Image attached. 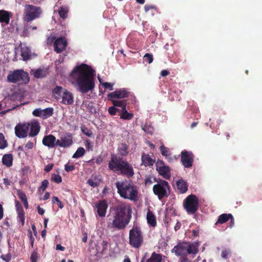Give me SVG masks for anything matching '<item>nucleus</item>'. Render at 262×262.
I'll return each instance as SVG.
<instances>
[{
    "label": "nucleus",
    "mask_w": 262,
    "mask_h": 262,
    "mask_svg": "<svg viewBox=\"0 0 262 262\" xmlns=\"http://www.w3.org/2000/svg\"><path fill=\"white\" fill-rule=\"evenodd\" d=\"M95 75L96 72L91 66L81 63L72 70L69 75V80L77 91L85 94L94 89Z\"/></svg>",
    "instance_id": "1"
},
{
    "label": "nucleus",
    "mask_w": 262,
    "mask_h": 262,
    "mask_svg": "<svg viewBox=\"0 0 262 262\" xmlns=\"http://www.w3.org/2000/svg\"><path fill=\"white\" fill-rule=\"evenodd\" d=\"M131 206L121 203L110 209L107 215V227L112 230H122L126 228L132 217Z\"/></svg>",
    "instance_id": "2"
},
{
    "label": "nucleus",
    "mask_w": 262,
    "mask_h": 262,
    "mask_svg": "<svg viewBox=\"0 0 262 262\" xmlns=\"http://www.w3.org/2000/svg\"><path fill=\"white\" fill-rule=\"evenodd\" d=\"M108 167L110 170L120 173L128 178H132L134 175L133 165L127 161L123 160L122 158L118 157L114 154L111 155Z\"/></svg>",
    "instance_id": "3"
},
{
    "label": "nucleus",
    "mask_w": 262,
    "mask_h": 262,
    "mask_svg": "<svg viewBox=\"0 0 262 262\" xmlns=\"http://www.w3.org/2000/svg\"><path fill=\"white\" fill-rule=\"evenodd\" d=\"M116 186L117 192L121 197L130 200H135L137 196V191L133 185L127 182H117Z\"/></svg>",
    "instance_id": "4"
},
{
    "label": "nucleus",
    "mask_w": 262,
    "mask_h": 262,
    "mask_svg": "<svg viewBox=\"0 0 262 262\" xmlns=\"http://www.w3.org/2000/svg\"><path fill=\"white\" fill-rule=\"evenodd\" d=\"M172 253H174L177 256L187 255L186 252L188 254H195L198 253L197 246L190 242H179L171 250Z\"/></svg>",
    "instance_id": "5"
},
{
    "label": "nucleus",
    "mask_w": 262,
    "mask_h": 262,
    "mask_svg": "<svg viewBox=\"0 0 262 262\" xmlns=\"http://www.w3.org/2000/svg\"><path fill=\"white\" fill-rule=\"evenodd\" d=\"M7 80L10 83L24 85L29 82L30 77L29 74L24 70H15L9 73Z\"/></svg>",
    "instance_id": "6"
},
{
    "label": "nucleus",
    "mask_w": 262,
    "mask_h": 262,
    "mask_svg": "<svg viewBox=\"0 0 262 262\" xmlns=\"http://www.w3.org/2000/svg\"><path fill=\"white\" fill-rule=\"evenodd\" d=\"M157 183L155 184L152 188L154 193L158 196L159 200L164 198H167L170 193V187L169 183L165 180L160 179L156 180Z\"/></svg>",
    "instance_id": "7"
},
{
    "label": "nucleus",
    "mask_w": 262,
    "mask_h": 262,
    "mask_svg": "<svg viewBox=\"0 0 262 262\" xmlns=\"http://www.w3.org/2000/svg\"><path fill=\"white\" fill-rule=\"evenodd\" d=\"M143 242V235L138 226H134L129 232V243L132 247L139 248Z\"/></svg>",
    "instance_id": "8"
},
{
    "label": "nucleus",
    "mask_w": 262,
    "mask_h": 262,
    "mask_svg": "<svg viewBox=\"0 0 262 262\" xmlns=\"http://www.w3.org/2000/svg\"><path fill=\"white\" fill-rule=\"evenodd\" d=\"M42 12L40 7L27 4L25 6L23 20L26 23L30 22L39 17Z\"/></svg>",
    "instance_id": "9"
},
{
    "label": "nucleus",
    "mask_w": 262,
    "mask_h": 262,
    "mask_svg": "<svg viewBox=\"0 0 262 262\" xmlns=\"http://www.w3.org/2000/svg\"><path fill=\"white\" fill-rule=\"evenodd\" d=\"M183 207L188 214H194L199 209V199L193 194L187 196L183 202Z\"/></svg>",
    "instance_id": "10"
},
{
    "label": "nucleus",
    "mask_w": 262,
    "mask_h": 262,
    "mask_svg": "<svg viewBox=\"0 0 262 262\" xmlns=\"http://www.w3.org/2000/svg\"><path fill=\"white\" fill-rule=\"evenodd\" d=\"M156 169L163 178L168 180L171 177L170 169L162 160H158L156 164Z\"/></svg>",
    "instance_id": "11"
},
{
    "label": "nucleus",
    "mask_w": 262,
    "mask_h": 262,
    "mask_svg": "<svg viewBox=\"0 0 262 262\" xmlns=\"http://www.w3.org/2000/svg\"><path fill=\"white\" fill-rule=\"evenodd\" d=\"M194 156L191 151L183 150L181 152V161L183 165L186 168L192 166Z\"/></svg>",
    "instance_id": "12"
},
{
    "label": "nucleus",
    "mask_w": 262,
    "mask_h": 262,
    "mask_svg": "<svg viewBox=\"0 0 262 262\" xmlns=\"http://www.w3.org/2000/svg\"><path fill=\"white\" fill-rule=\"evenodd\" d=\"M54 109L53 107H48L42 110L40 108L35 109L32 115L35 117H38L42 119H46L52 116L53 114Z\"/></svg>",
    "instance_id": "13"
},
{
    "label": "nucleus",
    "mask_w": 262,
    "mask_h": 262,
    "mask_svg": "<svg viewBox=\"0 0 262 262\" xmlns=\"http://www.w3.org/2000/svg\"><path fill=\"white\" fill-rule=\"evenodd\" d=\"M29 123H18L15 127V134L19 138H24L28 135Z\"/></svg>",
    "instance_id": "14"
},
{
    "label": "nucleus",
    "mask_w": 262,
    "mask_h": 262,
    "mask_svg": "<svg viewBox=\"0 0 262 262\" xmlns=\"http://www.w3.org/2000/svg\"><path fill=\"white\" fill-rule=\"evenodd\" d=\"M130 92L127 91L126 89H120L109 93L107 95V98L108 100H112V99H123L127 98Z\"/></svg>",
    "instance_id": "15"
},
{
    "label": "nucleus",
    "mask_w": 262,
    "mask_h": 262,
    "mask_svg": "<svg viewBox=\"0 0 262 262\" xmlns=\"http://www.w3.org/2000/svg\"><path fill=\"white\" fill-rule=\"evenodd\" d=\"M67 46V40L64 37H61L56 39L54 43L55 51L60 53L64 51Z\"/></svg>",
    "instance_id": "16"
},
{
    "label": "nucleus",
    "mask_w": 262,
    "mask_h": 262,
    "mask_svg": "<svg viewBox=\"0 0 262 262\" xmlns=\"http://www.w3.org/2000/svg\"><path fill=\"white\" fill-rule=\"evenodd\" d=\"M95 207L98 215L100 217H104L108 207L107 202L104 200H100L96 203Z\"/></svg>",
    "instance_id": "17"
},
{
    "label": "nucleus",
    "mask_w": 262,
    "mask_h": 262,
    "mask_svg": "<svg viewBox=\"0 0 262 262\" xmlns=\"http://www.w3.org/2000/svg\"><path fill=\"white\" fill-rule=\"evenodd\" d=\"M74 102V97L72 93L66 89H64L62 95L61 103L66 105H71Z\"/></svg>",
    "instance_id": "18"
},
{
    "label": "nucleus",
    "mask_w": 262,
    "mask_h": 262,
    "mask_svg": "<svg viewBox=\"0 0 262 262\" xmlns=\"http://www.w3.org/2000/svg\"><path fill=\"white\" fill-rule=\"evenodd\" d=\"M12 13L5 10H0V23L8 25L10 23Z\"/></svg>",
    "instance_id": "19"
},
{
    "label": "nucleus",
    "mask_w": 262,
    "mask_h": 262,
    "mask_svg": "<svg viewBox=\"0 0 262 262\" xmlns=\"http://www.w3.org/2000/svg\"><path fill=\"white\" fill-rule=\"evenodd\" d=\"M56 138L53 135L45 136L42 139V144L48 147L49 148H52L55 147V142Z\"/></svg>",
    "instance_id": "20"
},
{
    "label": "nucleus",
    "mask_w": 262,
    "mask_h": 262,
    "mask_svg": "<svg viewBox=\"0 0 262 262\" xmlns=\"http://www.w3.org/2000/svg\"><path fill=\"white\" fill-rule=\"evenodd\" d=\"M30 131L29 133V136L34 137L36 136L40 131V126L39 123L37 121H34L29 123Z\"/></svg>",
    "instance_id": "21"
},
{
    "label": "nucleus",
    "mask_w": 262,
    "mask_h": 262,
    "mask_svg": "<svg viewBox=\"0 0 262 262\" xmlns=\"http://www.w3.org/2000/svg\"><path fill=\"white\" fill-rule=\"evenodd\" d=\"M142 165L147 166H152L155 163V160L152 159L148 154L143 153L141 156Z\"/></svg>",
    "instance_id": "22"
},
{
    "label": "nucleus",
    "mask_w": 262,
    "mask_h": 262,
    "mask_svg": "<svg viewBox=\"0 0 262 262\" xmlns=\"http://www.w3.org/2000/svg\"><path fill=\"white\" fill-rule=\"evenodd\" d=\"M61 141L64 148L70 146L73 143L72 136L70 133H68L65 136L61 137Z\"/></svg>",
    "instance_id": "23"
},
{
    "label": "nucleus",
    "mask_w": 262,
    "mask_h": 262,
    "mask_svg": "<svg viewBox=\"0 0 262 262\" xmlns=\"http://www.w3.org/2000/svg\"><path fill=\"white\" fill-rule=\"evenodd\" d=\"M176 186L178 189L181 193H185L188 190V185L183 179L179 180L176 182Z\"/></svg>",
    "instance_id": "24"
},
{
    "label": "nucleus",
    "mask_w": 262,
    "mask_h": 262,
    "mask_svg": "<svg viewBox=\"0 0 262 262\" xmlns=\"http://www.w3.org/2000/svg\"><path fill=\"white\" fill-rule=\"evenodd\" d=\"M21 56L24 60H27L31 58L32 54L29 47L25 46L21 48Z\"/></svg>",
    "instance_id": "25"
},
{
    "label": "nucleus",
    "mask_w": 262,
    "mask_h": 262,
    "mask_svg": "<svg viewBox=\"0 0 262 262\" xmlns=\"http://www.w3.org/2000/svg\"><path fill=\"white\" fill-rule=\"evenodd\" d=\"M119 154L122 156H126L128 154V146L125 143L119 144L118 147Z\"/></svg>",
    "instance_id": "26"
},
{
    "label": "nucleus",
    "mask_w": 262,
    "mask_h": 262,
    "mask_svg": "<svg viewBox=\"0 0 262 262\" xmlns=\"http://www.w3.org/2000/svg\"><path fill=\"white\" fill-rule=\"evenodd\" d=\"M232 217V214L223 213L219 215L218 219L215 223V225L219 224H222L228 222L230 218Z\"/></svg>",
    "instance_id": "27"
},
{
    "label": "nucleus",
    "mask_w": 262,
    "mask_h": 262,
    "mask_svg": "<svg viewBox=\"0 0 262 262\" xmlns=\"http://www.w3.org/2000/svg\"><path fill=\"white\" fill-rule=\"evenodd\" d=\"M13 157L11 154H5L2 158V163L7 167H10L12 165Z\"/></svg>",
    "instance_id": "28"
},
{
    "label": "nucleus",
    "mask_w": 262,
    "mask_h": 262,
    "mask_svg": "<svg viewBox=\"0 0 262 262\" xmlns=\"http://www.w3.org/2000/svg\"><path fill=\"white\" fill-rule=\"evenodd\" d=\"M147 221L148 224L152 227H155L157 225L156 217L150 210H149L147 213Z\"/></svg>",
    "instance_id": "29"
},
{
    "label": "nucleus",
    "mask_w": 262,
    "mask_h": 262,
    "mask_svg": "<svg viewBox=\"0 0 262 262\" xmlns=\"http://www.w3.org/2000/svg\"><path fill=\"white\" fill-rule=\"evenodd\" d=\"M63 90L64 89L62 87L56 86L53 90V95L54 98L57 100L60 99L62 97Z\"/></svg>",
    "instance_id": "30"
},
{
    "label": "nucleus",
    "mask_w": 262,
    "mask_h": 262,
    "mask_svg": "<svg viewBox=\"0 0 262 262\" xmlns=\"http://www.w3.org/2000/svg\"><path fill=\"white\" fill-rule=\"evenodd\" d=\"M119 115L120 116V118L123 120H131L134 117V114L133 113H128L126 111V107L123 108V110H121V113Z\"/></svg>",
    "instance_id": "31"
},
{
    "label": "nucleus",
    "mask_w": 262,
    "mask_h": 262,
    "mask_svg": "<svg viewBox=\"0 0 262 262\" xmlns=\"http://www.w3.org/2000/svg\"><path fill=\"white\" fill-rule=\"evenodd\" d=\"M114 106L116 107H120L121 108V110H123V108L126 107L127 105V100H115V99H112V100H111Z\"/></svg>",
    "instance_id": "32"
},
{
    "label": "nucleus",
    "mask_w": 262,
    "mask_h": 262,
    "mask_svg": "<svg viewBox=\"0 0 262 262\" xmlns=\"http://www.w3.org/2000/svg\"><path fill=\"white\" fill-rule=\"evenodd\" d=\"M141 262H143L142 259ZM146 262H162V256L161 254L153 252L151 256L148 259Z\"/></svg>",
    "instance_id": "33"
},
{
    "label": "nucleus",
    "mask_w": 262,
    "mask_h": 262,
    "mask_svg": "<svg viewBox=\"0 0 262 262\" xmlns=\"http://www.w3.org/2000/svg\"><path fill=\"white\" fill-rule=\"evenodd\" d=\"M33 75L36 78H41L46 76L47 71L43 69H37L34 73Z\"/></svg>",
    "instance_id": "34"
},
{
    "label": "nucleus",
    "mask_w": 262,
    "mask_h": 262,
    "mask_svg": "<svg viewBox=\"0 0 262 262\" xmlns=\"http://www.w3.org/2000/svg\"><path fill=\"white\" fill-rule=\"evenodd\" d=\"M69 9L67 7L62 6L60 7L58 10V14L60 17L63 19H66L67 17V14Z\"/></svg>",
    "instance_id": "35"
},
{
    "label": "nucleus",
    "mask_w": 262,
    "mask_h": 262,
    "mask_svg": "<svg viewBox=\"0 0 262 262\" xmlns=\"http://www.w3.org/2000/svg\"><path fill=\"white\" fill-rule=\"evenodd\" d=\"M85 152V149L83 147H79L76 151L74 154L73 156V158H79L83 156Z\"/></svg>",
    "instance_id": "36"
},
{
    "label": "nucleus",
    "mask_w": 262,
    "mask_h": 262,
    "mask_svg": "<svg viewBox=\"0 0 262 262\" xmlns=\"http://www.w3.org/2000/svg\"><path fill=\"white\" fill-rule=\"evenodd\" d=\"M232 251L230 249H225L222 251L221 257L224 259H227L231 256Z\"/></svg>",
    "instance_id": "37"
},
{
    "label": "nucleus",
    "mask_w": 262,
    "mask_h": 262,
    "mask_svg": "<svg viewBox=\"0 0 262 262\" xmlns=\"http://www.w3.org/2000/svg\"><path fill=\"white\" fill-rule=\"evenodd\" d=\"M96 179V177H94V180L93 179H89L87 183L91 186V187L95 188L96 187H98L100 184V182L99 180L95 181Z\"/></svg>",
    "instance_id": "38"
},
{
    "label": "nucleus",
    "mask_w": 262,
    "mask_h": 262,
    "mask_svg": "<svg viewBox=\"0 0 262 262\" xmlns=\"http://www.w3.org/2000/svg\"><path fill=\"white\" fill-rule=\"evenodd\" d=\"M51 180L56 183H60L62 182V178L58 174L52 173L51 177Z\"/></svg>",
    "instance_id": "39"
},
{
    "label": "nucleus",
    "mask_w": 262,
    "mask_h": 262,
    "mask_svg": "<svg viewBox=\"0 0 262 262\" xmlns=\"http://www.w3.org/2000/svg\"><path fill=\"white\" fill-rule=\"evenodd\" d=\"M8 145L6 140L2 133H0V148L4 149Z\"/></svg>",
    "instance_id": "40"
},
{
    "label": "nucleus",
    "mask_w": 262,
    "mask_h": 262,
    "mask_svg": "<svg viewBox=\"0 0 262 262\" xmlns=\"http://www.w3.org/2000/svg\"><path fill=\"white\" fill-rule=\"evenodd\" d=\"M81 130L85 135L88 137H91L92 133L91 130H89L85 125H82L81 126Z\"/></svg>",
    "instance_id": "41"
},
{
    "label": "nucleus",
    "mask_w": 262,
    "mask_h": 262,
    "mask_svg": "<svg viewBox=\"0 0 262 262\" xmlns=\"http://www.w3.org/2000/svg\"><path fill=\"white\" fill-rule=\"evenodd\" d=\"M144 61L149 63L153 61V56L151 54L146 53L143 57Z\"/></svg>",
    "instance_id": "42"
},
{
    "label": "nucleus",
    "mask_w": 262,
    "mask_h": 262,
    "mask_svg": "<svg viewBox=\"0 0 262 262\" xmlns=\"http://www.w3.org/2000/svg\"><path fill=\"white\" fill-rule=\"evenodd\" d=\"M161 154L167 157L169 155V150L168 148L162 145L160 147Z\"/></svg>",
    "instance_id": "43"
},
{
    "label": "nucleus",
    "mask_w": 262,
    "mask_h": 262,
    "mask_svg": "<svg viewBox=\"0 0 262 262\" xmlns=\"http://www.w3.org/2000/svg\"><path fill=\"white\" fill-rule=\"evenodd\" d=\"M49 185V182L47 180L45 179L42 181L41 186L39 187L38 190L39 191L42 190L44 191L48 187Z\"/></svg>",
    "instance_id": "44"
},
{
    "label": "nucleus",
    "mask_w": 262,
    "mask_h": 262,
    "mask_svg": "<svg viewBox=\"0 0 262 262\" xmlns=\"http://www.w3.org/2000/svg\"><path fill=\"white\" fill-rule=\"evenodd\" d=\"M38 258L39 256L37 251H34L32 253L30 257L31 262H37Z\"/></svg>",
    "instance_id": "45"
},
{
    "label": "nucleus",
    "mask_w": 262,
    "mask_h": 262,
    "mask_svg": "<svg viewBox=\"0 0 262 262\" xmlns=\"http://www.w3.org/2000/svg\"><path fill=\"white\" fill-rule=\"evenodd\" d=\"M17 217L21 223V225L24 226L25 224V211L17 213Z\"/></svg>",
    "instance_id": "46"
},
{
    "label": "nucleus",
    "mask_w": 262,
    "mask_h": 262,
    "mask_svg": "<svg viewBox=\"0 0 262 262\" xmlns=\"http://www.w3.org/2000/svg\"><path fill=\"white\" fill-rule=\"evenodd\" d=\"M75 169V166L73 164H67L64 165V169L67 172L73 171Z\"/></svg>",
    "instance_id": "47"
},
{
    "label": "nucleus",
    "mask_w": 262,
    "mask_h": 262,
    "mask_svg": "<svg viewBox=\"0 0 262 262\" xmlns=\"http://www.w3.org/2000/svg\"><path fill=\"white\" fill-rule=\"evenodd\" d=\"M17 195L19 199L23 202L27 199V196L25 193L21 190H18L17 192Z\"/></svg>",
    "instance_id": "48"
},
{
    "label": "nucleus",
    "mask_w": 262,
    "mask_h": 262,
    "mask_svg": "<svg viewBox=\"0 0 262 262\" xmlns=\"http://www.w3.org/2000/svg\"><path fill=\"white\" fill-rule=\"evenodd\" d=\"M102 85L106 89H108L110 91H112L113 90V85H114L113 83L105 82L102 83Z\"/></svg>",
    "instance_id": "49"
},
{
    "label": "nucleus",
    "mask_w": 262,
    "mask_h": 262,
    "mask_svg": "<svg viewBox=\"0 0 262 262\" xmlns=\"http://www.w3.org/2000/svg\"><path fill=\"white\" fill-rule=\"evenodd\" d=\"M1 258L6 262H9L11 259V255L10 253H8L6 255H2Z\"/></svg>",
    "instance_id": "50"
},
{
    "label": "nucleus",
    "mask_w": 262,
    "mask_h": 262,
    "mask_svg": "<svg viewBox=\"0 0 262 262\" xmlns=\"http://www.w3.org/2000/svg\"><path fill=\"white\" fill-rule=\"evenodd\" d=\"M116 110H117V108L115 107L114 106H111L108 108V112L110 115H111L112 116H114V115H116V114H117Z\"/></svg>",
    "instance_id": "51"
},
{
    "label": "nucleus",
    "mask_w": 262,
    "mask_h": 262,
    "mask_svg": "<svg viewBox=\"0 0 262 262\" xmlns=\"http://www.w3.org/2000/svg\"><path fill=\"white\" fill-rule=\"evenodd\" d=\"M179 262H190L187 255H181L179 258Z\"/></svg>",
    "instance_id": "52"
},
{
    "label": "nucleus",
    "mask_w": 262,
    "mask_h": 262,
    "mask_svg": "<svg viewBox=\"0 0 262 262\" xmlns=\"http://www.w3.org/2000/svg\"><path fill=\"white\" fill-rule=\"evenodd\" d=\"M85 146L88 150H93V145H92L91 143L90 142L89 140H86L85 141Z\"/></svg>",
    "instance_id": "53"
},
{
    "label": "nucleus",
    "mask_w": 262,
    "mask_h": 262,
    "mask_svg": "<svg viewBox=\"0 0 262 262\" xmlns=\"http://www.w3.org/2000/svg\"><path fill=\"white\" fill-rule=\"evenodd\" d=\"M54 166V164L53 163L49 164L46 166L45 168V171L47 172L50 171Z\"/></svg>",
    "instance_id": "54"
},
{
    "label": "nucleus",
    "mask_w": 262,
    "mask_h": 262,
    "mask_svg": "<svg viewBox=\"0 0 262 262\" xmlns=\"http://www.w3.org/2000/svg\"><path fill=\"white\" fill-rule=\"evenodd\" d=\"M156 7L152 5H146L144 6V10L146 12L149 11L150 9H155Z\"/></svg>",
    "instance_id": "55"
},
{
    "label": "nucleus",
    "mask_w": 262,
    "mask_h": 262,
    "mask_svg": "<svg viewBox=\"0 0 262 262\" xmlns=\"http://www.w3.org/2000/svg\"><path fill=\"white\" fill-rule=\"evenodd\" d=\"M152 183V182L151 180L150 177H147L145 179V184L146 185L149 186Z\"/></svg>",
    "instance_id": "56"
},
{
    "label": "nucleus",
    "mask_w": 262,
    "mask_h": 262,
    "mask_svg": "<svg viewBox=\"0 0 262 262\" xmlns=\"http://www.w3.org/2000/svg\"><path fill=\"white\" fill-rule=\"evenodd\" d=\"M143 129L146 133L149 134H152L153 128L150 127H147L146 126H145L144 127H143Z\"/></svg>",
    "instance_id": "57"
},
{
    "label": "nucleus",
    "mask_w": 262,
    "mask_h": 262,
    "mask_svg": "<svg viewBox=\"0 0 262 262\" xmlns=\"http://www.w3.org/2000/svg\"><path fill=\"white\" fill-rule=\"evenodd\" d=\"M25 147L28 149H32L33 147V143L31 141H28L25 145Z\"/></svg>",
    "instance_id": "58"
},
{
    "label": "nucleus",
    "mask_w": 262,
    "mask_h": 262,
    "mask_svg": "<svg viewBox=\"0 0 262 262\" xmlns=\"http://www.w3.org/2000/svg\"><path fill=\"white\" fill-rule=\"evenodd\" d=\"M29 238H30V241L31 242V246L32 248H33L35 239L33 237L32 232L31 231L30 232Z\"/></svg>",
    "instance_id": "59"
},
{
    "label": "nucleus",
    "mask_w": 262,
    "mask_h": 262,
    "mask_svg": "<svg viewBox=\"0 0 262 262\" xmlns=\"http://www.w3.org/2000/svg\"><path fill=\"white\" fill-rule=\"evenodd\" d=\"M169 72L166 70H162L161 72L160 75L162 77H165L168 76L169 74Z\"/></svg>",
    "instance_id": "60"
},
{
    "label": "nucleus",
    "mask_w": 262,
    "mask_h": 262,
    "mask_svg": "<svg viewBox=\"0 0 262 262\" xmlns=\"http://www.w3.org/2000/svg\"><path fill=\"white\" fill-rule=\"evenodd\" d=\"M37 209L38 214L40 215H42L44 214L45 211L43 208H41L40 206H38Z\"/></svg>",
    "instance_id": "61"
},
{
    "label": "nucleus",
    "mask_w": 262,
    "mask_h": 262,
    "mask_svg": "<svg viewBox=\"0 0 262 262\" xmlns=\"http://www.w3.org/2000/svg\"><path fill=\"white\" fill-rule=\"evenodd\" d=\"M230 222H229V227L232 228L233 227L234 225V220L233 215H232V217L230 218Z\"/></svg>",
    "instance_id": "62"
},
{
    "label": "nucleus",
    "mask_w": 262,
    "mask_h": 262,
    "mask_svg": "<svg viewBox=\"0 0 262 262\" xmlns=\"http://www.w3.org/2000/svg\"><path fill=\"white\" fill-rule=\"evenodd\" d=\"M55 145L63 147V146H62L63 145L62 144L61 139L60 140H59V139L56 140V141L55 142Z\"/></svg>",
    "instance_id": "63"
},
{
    "label": "nucleus",
    "mask_w": 262,
    "mask_h": 262,
    "mask_svg": "<svg viewBox=\"0 0 262 262\" xmlns=\"http://www.w3.org/2000/svg\"><path fill=\"white\" fill-rule=\"evenodd\" d=\"M87 239H88L87 233L86 232H84L83 233V237L82 238V241L83 243H86L87 242Z\"/></svg>",
    "instance_id": "64"
}]
</instances>
